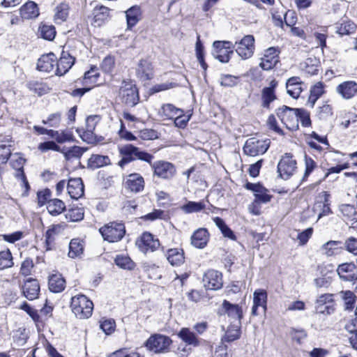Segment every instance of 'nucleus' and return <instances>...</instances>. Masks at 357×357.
<instances>
[{"instance_id": "obj_1", "label": "nucleus", "mask_w": 357, "mask_h": 357, "mask_svg": "<svg viewBox=\"0 0 357 357\" xmlns=\"http://www.w3.org/2000/svg\"><path fill=\"white\" fill-rule=\"evenodd\" d=\"M120 155L121 156V160L119 162V165L123 167L128 163L135 160L137 159L151 163L153 159V156L140 149L132 145L126 144L119 147Z\"/></svg>"}, {"instance_id": "obj_2", "label": "nucleus", "mask_w": 357, "mask_h": 357, "mask_svg": "<svg viewBox=\"0 0 357 357\" xmlns=\"http://www.w3.org/2000/svg\"><path fill=\"white\" fill-rule=\"evenodd\" d=\"M70 307L79 319H88L92 314L93 303L86 296L78 294L72 297Z\"/></svg>"}, {"instance_id": "obj_3", "label": "nucleus", "mask_w": 357, "mask_h": 357, "mask_svg": "<svg viewBox=\"0 0 357 357\" xmlns=\"http://www.w3.org/2000/svg\"><path fill=\"white\" fill-rule=\"evenodd\" d=\"M99 231L105 241L115 243L123 238L126 229L123 224L113 222L100 227Z\"/></svg>"}, {"instance_id": "obj_4", "label": "nucleus", "mask_w": 357, "mask_h": 357, "mask_svg": "<svg viewBox=\"0 0 357 357\" xmlns=\"http://www.w3.org/2000/svg\"><path fill=\"white\" fill-rule=\"evenodd\" d=\"M298 109L283 106L277 109L276 114L287 129L294 130L298 128Z\"/></svg>"}, {"instance_id": "obj_5", "label": "nucleus", "mask_w": 357, "mask_h": 357, "mask_svg": "<svg viewBox=\"0 0 357 357\" xmlns=\"http://www.w3.org/2000/svg\"><path fill=\"white\" fill-rule=\"evenodd\" d=\"M269 146L270 142L268 140L252 137L246 140L243 146V152L246 155L255 157L265 153Z\"/></svg>"}, {"instance_id": "obj_6", "label": "nucleus", "mask_w": 357, "mask_h": 357, "mask_svg": "<svg viewBox=\"0 0 357 357\" xmlns=\"http://www.w3.org/2000/svg\"><path fill=\"white\" fill-rule=\"evenodd\" d=\"M296 160L291 153H285L278 165V172L283 179H289L297 170Z\"/></svg>"}, {"instance_id": "obj_7", "label": "nucleus", "mask_w": 357, "mask_h": 357, "mask_svg": "<svg viewBox=\"0 0 357 357\" xmlns=\"http://www.w3.org/2000/svg\"><path fill=\"white\" fill-rule=\"evenodd\" d=\"M213 54L222 63L229 62L234 54V45L230 41H215L213 44Z\"/></svg>"}, {"instance_id": "obj_8", "label": "nucleus", "mask_w": 357, "mask_h": 357, "mask_svg": "<svg viewBox=\"0 0 357 357\" xmlns=\"http://www.w3.org/2000/svg\"><path fill=\"white\" fill-rule=\"evenodd\" d=\"M119 93L122 102L128 106L134 107L138 103V90L132 82H123Z\"/></svg>"}, {"instance_id": "obj_9", "label": "nucleus", "mask_w": 357, "mask_h": 357, "mask_svg": "<svg viewBox=\"0 0 357 357\" xmlns=\"http://www.w3.org/2000/svg\"><path fill=\"white\" fill-rule=\"evenodd\" d=\"M25 161L21 153H15L11 155L10 165L16 170L15 176L20 182V185L27 191L29 189V184L23 170Z\"/></svg>"}, {"instance_id": "obj_10", "label": "nucleus", "mask_w": 357, "mask_h": 357, "mask_svg": "<svg viewBox=\"0 0 357 357\" xmlns=\"http://www.w3.org/2000/svg\"><path fill=\"white\" fill-rule=\"evenodd\" d=\"M172 340L165 335L155 334L151 335L146 341V347L155 353L165 352L171 345Z\"/></svg>"}, {"instance_id": "obj_11", "label": "nucleus", "mask_w": 357, "mask_h": 357, "mask_svg": "<svg viewBox=\"0 0 357 357\" xmlns=\"http://www.w3.org/2000/svg\"><path fill=\"white\" fill-rule=\"evenodd\" d=\"M236 52L242 59L250 58L255 52V38L252 35L245 36L239 42H236Z\"/></svg>"}, {"instance_id": "obj_12", "label": "nucleus", "mask_w": 357, "mask_h": 357, "mask_svg": "<svg viewBox=\"0 0 357 357\" xmlns=\"http://www.w3.org/2000/svg\"><path fill=\"white\" fill-rule=\"evenodd\" d=\"M315 310L317 313L329 315L335 311L334 295L324 294L319 295L315 301Z\"/></svg>"}, {"instance_id": "obj_13", "label": "nucleus", "mask_w": 357, "mask_h": 357, "mask_svg": "<svg viewBox=\"0 0 357 357\" xmlns=\"http://www.w3.org/2000/svg\"><path fill=\"white\" fill-rule=\"evenodd\" d=\"M154 174L163 179H171L176 172L175 166L169 162L160 160L152 165Z\"/></svg>"}, {"instance_id": "obj_14", "label": "nucleus", "mask_w": 357, "mask_h": 357, "mask_svg": "<svg viewBox=\"0 0 357 357\" xmlns=\"http://www.w3.org/2000/svg\"><path fill=\"white\" fill-rule=\"evenodd\" d=\"M203 283L206 289L218 290L223 284L222 273L215 270H208L203 277Z\"/></svg>"}, {"instance_id": "obj_15", "label": "nucleus", "mask_w": 357, "mask_h": 357, "mask_svg": "<svg viewBox=\"0 0 357 357\" xmlns=\"http://www.w3.org/2000/svg\"><path fill=\"white\" fill-rule=\"evenodd\" d=\"M280 51L275 47H269L265 50L264 56L261 58L259 66L264 70H269L274 68L279 62Z\"/></svg>"}, {"instance_id": "obj_16", "label": "nucleus", "mask_w": 357, "mask_h": 357, "mask_svg": "<svg viewBox=\"0 0 357 357\" xmlns=\"http://www.w3.org/2000/svg\"><path fill=\"white\" fill-rule=\"evenodd\" d=\"M336 271L340 280L343 281L351 282L357 280L356 266L354 262L340 264Z\"/></svg>"}, {"instance_id": "obj_17", "label": "nucleus", "mask_w": 357, "mask_h": 357, "mask_svg": "<svg viewBox=\"0 0 357 357\" xmlns=\"http://www.w3.org/2000/svg\"><path fill=\"white\" fill-rule=\"evenodd\" d=\"M139 248L144 253L153 252L160 246V242L158 238L149 232L142 234L140 240L137 242Z\"/></svg>"}, {"instance_id": "obj_18", "label": "nucleus", "mask_w": 357, "mask_h": 357, "mask_svg": "<svg viewBox=\"0 0 357 357\" xmlns=\"http://www.w3.org/2000/svg\"><path fill=\"white\" fill-rule=\"evenodd\" d=\"M267 293L264 289H257L253 294V306L251 314L253 316L259 314L258 309L261 307L263 312L266 311Z\"/></svg>"}, {"instance_id": "obj_19", "label": "nucleus", "mask_w": 357, "mask_h": 357, "mask_svg": "<svg viewBox=\"0 0 357 357\" xmlns=\"http://www.w3.org/2000/svg\"><path fill=\"white\" fill-rule=\"evenodd\" d=\"M75 58L69 53L63 51L61 56L58 61H56V68L55 74L61 76L66 73L75 63Z\"/></svg>"}, {"instance_id": "obj_20", "label": "nucleus", "mask_w": 357, "mask_h": 357, "mask_svg": "<svg viewBox=\"0 0 357 357\" xmlns=\"http://www.w3.org/2000/svg\"><path fill=\"white\" fill-rule=\"evenodd\" d=\"M336 92L344 99H351L357 94V83L354 81L344 82L336 87Z\"/></svg>"}, {"instance_id": "obj_21", "label": "nucleus", "mask_w": 357, "mask_h": 357, "mask_svg": "<svg viewBox=\"0 0 357 357\" xmlns=\"http://www.w3.org/2000/svg\"><path fill=\"white\" fill-rule=\"evenodd\" d=\"M136 74L143 81L151 79L153 76L152 63L147 59H141L137 64Z\"/></svg>"}, {"instance_id": "obj_22", "label": "nucleus", "mask_w": 357, "mask_h": 357, "mask_svg": "<svg viewBox=\"0 0 357 357\" xmlns=\"http://www.w3.org/2000/svg\"><path fill=\"white\" fill-rule=\"evenodd\" d=\"M125 188L132 192L142 191L144 188V178L139 174L128 175L125 182Z\"/></svg>"}, {"instance_id": "obj_23", "label": "nucleus", "mask_w": 357, "mask_h": 357, "mask_svg": "<svg viewBox=\"0 0 357 357\" xmlns=\"http://www.w3.org/2000/svg\"><path fill=\"white\" fill-rule=\"evenodd\" d=\"M40 285L36 280H27L22 287L24 296L29 301H33L38 297Z\"/></svg>"}, {"instance_id": "obj_24", "label": "nucleus", "mask_w": 357, "mask_h": 357, "mask_svg": "<svg viewBox=\"0 0 357 357\" xmlns=\"http://www.w3.org/2000/svg\"><path fill=\"white\" fill-rule=\"evenodd\" d=\"M191 244L199 249L205 248L209 240V234L206 229L199 228L192 234L191 236Z\"/></svg>"}, {"instance_id": "obj_25", "label": "nucleus", "mask_w": 357, "mask_h": 357, "mask_svg": "<svg viewBox=\"0 0 357 357\" xmlns=\"http://www.w3.org/2000/svg\"><path fill=\"white\" fill-rule=\"evenodd\" d=\"M56 57L54 54L50 53L41 56L37 62V69L39 71L50 73L54 69Z\"/></svg>"}, {"instance_id": "obj_26", "label": "nucleus", "mask_w": 357, "mask_h": 357, "mask_svg": "<svg viewBox=\"0 0 357 357\" xmlns=\"http://www.w3.org/2000/svg\"><path fill=\"white\" fill-rule=\"evenodd\" d=\"M67 190L72 199H77L84 195V185L80 178H70L67 185Z\"/></svg>"}, {"instance_id": "obj_27", "label": "nucleus", "mask_w": 357, "mask_h": 357, "mask_svg": "<svg viewBox=\"0 0 357 357\" xmlns=\"http://www.w3.org/2000/svg\"><path fill=\"white\" fill-rule=\"evenodd\" d=\"M303 83L298 77H291L287 79L286 89L287 93L293 98H298L303 91Z\"/></svg>"}, {"instance_id": "obj_28", "label": "nucleus", "mask_w": 357, "mask_h": 357, "mask_svg": "<svg viewBox=\"0 0 357 357\" xmlns=\"http://www.w3.org/2000/svg\"><path fill=\"white\" fill-rule=\"evenodd\" d=\"M48 287L52 292L60 293L65 289L66 280L60 273H54L49 278Z\"/></svg>"}, {"instance_id": "obj_29", "label": "nucleus", "mask_w": 357, "mask_h": 357, "mask_svg": "<svg viewBox=\"0 0 357 357\" xmlns=\"http://www.w3.org/2000/svg\"><path fill=\"white\" fill-rule=\"evenodd\" d=\"M167 259L172 266H179L184 263V252L181 248H171L166 252Z\"/></svg>"}, {"instance_id": "obj_30", "label": "nucleus", "mask_w": 357, "mask_h": 357, "mask_svg": "<svg viewBox=\"0 0 357 357\" xmlns=\"http://www.w3.org/2000/svg\"><path fill=\"white\" fill-rule=\"evenodd\" d=\"M278 85V82L275 79H273L270 84L269 86L265 87L262 90L261 97H262V106L264 107L268 108L270 103L273 102L276 96L275 95V89Z\"/></svg>"}, {"instance_id": "obj_31", "label": "nucleus", "mask_w": 357, "mask_h": 357, "mask_svg": "<svg viewBox=\"0 0 357 357\" xmlns=\"http://www.w3.org/2000/svg\"><path fill=\"white\" fill-rule=\"evenodd\" d=\"M222 309L227 314L235 319L241 320L243 318V311L241 307L237 304H231L225 300L222 305Z\"/></svg>"}, {"instance_id": "obj_32", "label": "nucleus", "mask_w": 357, "mask_h": 357, "mask_svg": "<svg viewBox=\"0 0 357 357\" xmlns=\"http://www.w3.org/2000/svg\"><path fill=\"white\" fill-rule=\"evenodd\" d=\"M183 112L181 109L176 107L174 105L168 103L163 105L159 110V115L162 119H174L178 114Z\"/></svg>"}, {"instance_id": "obj_33", "label": "nucleus", "mask_w": 357, "mask_h": 357, "mask_svg": "<svg viewBox=\"0 0 357 357\" xmlns=\"http://www.w3.org/2000/svg\"><path fill=\"white\" fill-rule=\"evenodd\" d=\"M20 15L24 19L35 18L38 16V6L33 1L26 3L20 8Z\"/></svg>"}, {"instance_id": "obj_34", "label": "nucleus", "mask_w": 357, "mask_h": 357, "mask_svg": "<svg viewBox=\"0 0 357 357\" xmlns=\"http://www.w3.org/2000/svg\"><path fill=\"white\" fill-rule=\"evenodd\" d=\"M87 150V148H83L78 146H73L70 148H63L61 150L67 160L73 159H79L83 153Z\"/></svg>"}, {"instance_id": "obj_35", "label": "nucleus", "mask_w": 357, "mask_h": 357, "mask_svg": "<svg viewBox=\"0 0 357 357\" xmlns=\"http://www.w3.org/2000/svg\"><path fill=\"white\" fill-rule=\"evenodd\" d=\"M178 335L188 345H192L193 347H197L199 345V340L196 337L195 334L188 328H181Z\"/></svg>"}, {"instance_id": "obj_36", "label": "nucleus", "mask_w": 357, "mask_h": 357, "mask_svg": "<svg viewBox=\"0 0 357 357\" xmlns=\"http://www.w3.org/2000/svg\"><path fill=\"white\" fill-rule=\"evenodd\" d=\"M109 164L110 159L107 155L93 154L89 159V165L93 169H98Z\"/></svg>"}, {"instance_id": "obj_37", "label": "nucleus", "mask_w": 357, "mask_h": 357, "mask_svg": "<svg viewBox=\"0 0 357 357\" xmlns=\"http://www.w3.org/2000/svg\"><path fill=\"white\" fill-rule=\"evenodd\" d=\"M324 84L321 82L316 83L310 89V93L308 98V102L313 107L316 101L324 93Z\"/></svg>"}, {"instance_id": "obj_38", "label": "nucleus", "mask_w": 357, "mask_h": 357, "mask_svg": "<svg viewBox=\"0 0 357 357\" xmlns=\"http://www.w3.org/2000/svg\"><path fill=\"white\" fill-rule=\"evenodd\" d=\"M66 208L65 204L60 199H53L47 202V209L52 215L61 214Z\"/></svg>"}, {"instance_id": "obj_39", "label": "nucleus", "mask_w": 357, "mask_h": 357, "mask_svg": "<svg viewBox=\"0 0 357 357\" xmlns=\"http://www.w3.org/2000/svg\"><path fill=\"white\" fill-rule=\"evenodd\" d=\"M340 295L343 301L344 310H351L356 304L357 298L355 294L351 291L347 290L340 291Z\"/></svg>"}, {"instance_id": "obj_40", "label": "nucleus", "mask_w": 357, "mask_h": 357, "mask_svg": "<svg viewBox=\"0 0 357 357\" xmlns=\"http://www.w3.org/2000/svg\"><path fill=\"white\" fill-rule=\"evenodd\" d=\"M206 207L204 200L200 202L189 201L186 204L181 206V209L185 213L189 214L192 213H198Z\"/></svg>"}, {"instance_id": "obj_41", "label": "nucleus", "mask_w": 357, "mask_h": 357, "mask_svg": "<svg viewBox=\"0 0 357 357\" xmlns=\"http://www.w3.org/2000/svg\"><path fill=\"white\" fill-rule=\"evenodd\" d=\"M93 15L95 22H97L98 25H100L102 22L109 17V10L103 6H96L93 8Z\"/></svg>"}, {"instance_id": "obj_42", "label": "nucleus", "mask_w": 357, "mask_h": 357, "mask_svg": "<svg viewBox=\"0 0 357 357\" xmlns=\"http://www.w3.org/2000/svg\"><path fill=\"white\" fill-rule=\"evenodd\" d=\"M83 245L82 241L78 238H73L69 243L68 256L70 258H76L83 253Z\"/></svg>"}, {"instance_id": "obj_43", "label": "nucleus", "mask_w": 357, "mask_h": 357, "mask_svg": "<svg viewBox=\"0 0 357 357\" xmlns=\"http://www.w3.org/2000/svg\"><path fill=\"white\" fill-rule=\"evenodd\" d=\"M324 200L322 202H317L315 204L314 208L322 207L321 211L318 215V219H320L322 216H326L332 213L330 208L329 197L330 195L328 192H323Z\"/></svg>"}, {"instance_id": "obj_44", "label": "nucleus", "mask_w": 357, "mask_h": 357, "mask_svg": "<svg viewBox=\"0 0 357 357\" xmlns=\"http://www.w3.org/2000/svg\"><path fill=\"white\" fill-rule=\"evenodd\" d=\"M141 15L140 8L138 6H132L126 12L128 26H135L139 20Z\"/></svg>"}, {"instance_id": "obj_45", "label": "nucleus", "mask_w": 357, "mask_h": 357, "mask_svg": "<svg viewBox=\"0 0 357 357\" xmlns=\"http://www.w3.org/2000/svg\"><path fill=\"white\" fill-rule=\"evenodd\" d=\"M38 33L41 38L47 40H52L56 36L55 27L53 25L41 24L38 29Z\"/></svg>"}, {"instance_id": "obj_46", "label": "nucleus", "mask_w": 357, "mask_h": 357, "mask_svg": "<svg viewBox=\"0 0 357 357\" xmlns=\"http://www.w3.org/2000/svg\"><path fill=\"white\" fill-rule=\"evenodd\" d=\"M27 87L30 91H33L39 96L47 93L50 91V88L46 84L38 81H30L27 84Z\"/></svg>"}, {"instance_id": "obj_47", "label": "nucleus", "mask_w": 357, "mask_h": 357, "mask_svg": "<svg viewBox=\"0 0 357 357\" xmlns=\"http://www.w3.org/2000/svg\"><path fill=\"white\" fill-rule=\"evenodd\" d=\"M13 264V256L10 250L0 251V270L10 268Z\"/></svg>"}, {"instance_id": "obj_48", "label": "nucleus", "mask_w": 357, "mask_h": 357, "mask_svg": "<svg viewBox=\"0 0 357 357\" xmlns=\"http://www.w3.org/2000/svg\"><path fill=\"white\" fill-rule=\"evenodd\" d=\"M241 337V329L239 326H231L227 329L224 337L222 338V342H231L239 339Z\"/></svg>"}, {"instance_id": "obj_49", "label": "nucleus", "mask_w": 357, "mask_h": 357, "mask_svg": "<svg viewBox=\"0 0 357 357\" xmlns=\"http://www.w3.org/2000/svg\"><path fill=\"white\" fill-rule=\"evenodd\" d=\"M115 263L119 267L124 269L132 270L135 267V263L128 256L122 255L116 257Z\"/></svg>"}, {"instance_id": "obj_50", "label": "nucleus", "mask_w": 357, "mask_h": 357, "mask_svg": "<svg viewBox=\"0 0 357 357\" xmlns=\"http://www.w3.org/2000/svg\"><path fill=\"white\" fill-rule=\"evenodd\" d=\"M12 146L11 141H8L6 143H0V160L3 163L7 162L8 158L11 156Z\"/></svg>"}, {"instance_id": "obj_51", "label": "nucleus", "mask_w": 357, "mask_h": 357, "mask_svg": "<svg viewBox=\"0 0 357 357\" xmlns=\"http://www.w3.org/2000/svg\"><path fill=\"white\" fill-rule=\"evenodd\" d=\"M259 191L255 193V203L266 204L271 201L272 195L268 194L267 189L261 185L259 188Z\"/></svg>"}, {"instance_id": "obj_52", "label": "nucleus", "mask_w": 357, "mask_h": 357, "mask_svg": "<svg viewBox=\"0 0 357 357\" xmlns=\"http://www.w3.org/2000/svg\"><path fill=\"white\" fill-rule=\"evenodd\" d=\"M355 24L351 22H344L336 26V32L340 35H348L355 31Z\"/></svg>"}, {"instance_id": "obj_53", "label": "nucleus", "mask_w": 357, "mask_h": 357, "mask_svg": "<svg viewBox=\"0 0 357 357\" xmlns=\"http://www.w3.org/2000/svg\"><path fill=\"white\" fill-rule=\"evenodd\" d=\"M195 51H196L197 59L199 63H200L202 68L206 70L207 68V65L205 63L204 59V47L200 40L199 36H197V40L196 42V45H195Z\"/></svg>"}, {"instance_id": "obj_54", "label": "nucleus", "mask_w": 357, "mask_h": 357, "mask_svg": "<svg viewBox=\"0 0 357 357\" xmlns=\"http://www.w3.org/2000/svg\"><path fill=\"white\" fill-rule=\"evenodd\" d=\"M68 15V6L66 3H61L56 8V13L54 15L56 20L64 22Z\"/></svg>"}, {"instance_id": "obj_55", "label": "nucleus", "mask_w": 357, "mask_h": 357, "mask_svg": "<svg viewBox=\"0 0 357 357\" xmlns=\"http://www.w3.org/2000/svg\"><path fill=\"white\" fill-rule=\"evenodd\" d=\"M77 132L84 142L88 144H93L96 142V136L93 131L86 128V130L77 129Z\"/></svg>"}, {"instance_id": "obj_56", "label": "nucleus", "mask_w": 357, "mask_h": 357, "mask_svg": "<svg viewBox=\"0 0 357 357\" xmlns=\"http://www.w3.org/2000/svg\"><path fill=\"white\" fill-rule=\"evenodd\" d=\"M100 74L98 69L96 66H93L89 70L86 72L84 75V80L86 83L89 82L91 84H95L99 77Z\"/></svg>"}, {"instance_id": "obj_57", "label": "nucleus", "mask_w": 357, "mask_h": 357, "mask_svg": "<svg viewBox=\"0 0 357 357\" xmlns=\"http://www.w3.org/2000/svg\"><path fill=\"white\" fill-rule=\"evenodd\" d=\"M238 77L231 75H223L220 78V84L223 86L232 87L237 84Z\"/></svg>"}, {"instance_id": "obj_58", "label": "nucleus", "mask_w": 357, "mask_h": 357, "mask_svg": "<svg viewBox=\"0 0 357 357\" xmlns=\"http://www.w3.org/2000/svg\"><path fill=\"white\" fill-rule=\"evenodd\" d=\"M340 244L339 241H330L321 247L322 252L327 256H332L335 254V250L337 248V245Z\"/></svg>"}, {"instance_id": "obj_59", "label": "nucleus", "mask_w": 357, "mask_h": 357, "mask_svg": "<svg viewBox=\"0 0 357 357\" xmlns=\"http://www.w3.org/2000/svg\"><path fill=\"white\" fill-rule=\"evenodd\" d=\"M61 113L56 112L51 114L46 120H43V124H47L50 127L57 128L61 123Z\"/></svg>"}, {"instance_id": "obj_60", "label": "nucleus", "mask_w": 357, "mask_h": 357, "mask_svg": "<svg viewBox=\"0 0 357 357\" xmlns=\"http://www.w3.org/2000/svg\"><path fill=\"white\" fill-rule=\"evenodd\" d=\"M66 217L72 222H77L84 218V213L82 208H73L68 211Z\"/></svg>"}, {"instance_id": "obj_61", "label": "nucleus", "mask_w": 357, "mask_h": 357, "mask_svg": "<svg viewBox=\"0 0 357 357\" xmlns=\"http://www.w3.org/2000/svg\"><path fill=\"white\" fill-rule=\"evenodd\" d=\"M298 122L301 121L304 127H307L311 124L309 112L304 109H298Z\"/></svg>"}, {"instance_id": "obj_62", "label": "nucleus", "mask_w": 357, "mask_h": 357, "mask_svg": "<svg viewBox=\"0 0 357 357\" xmlns=\"http://www.w3.org/2000/svg\"><path fill=\"white\" fill-rule=\"evenodd\" d=\"M38 149L42 152H46L49 150L60 152V147L53 141L42 142L38 145Z\"/></svg>"}, {"instance_id": "obj_63", "label": "nucleus", "mask_w": 357, "mask_h": 357, "mask_svg": "<svg viewBox=\"0 0 357 357\" xmlns=\"http://www.w3.org/2000/svg\"><path fill=\"white\" fill-rule=\"evenodd\" d=\"M100 328L107 334L109 335L114 331L115 321L113 319H105L100 322Z\"/></svg>"}, {"instance_id": "obj_64", "label": "nucleus", "mask_w": 357, "mask_h": 357, "mask_svg": "<svg viewBox=\"0 0 357 357\" xmlns=\"http://www.w3.org/2000/svg\"><path fill=\"white\" fill-rule=\"evenodd\" d=\"M290 335L292 340L298 344H301L302 341L307 337V333L303 329L297 330L292 328L291 330Z\"/></svg>"}]
</instances>
